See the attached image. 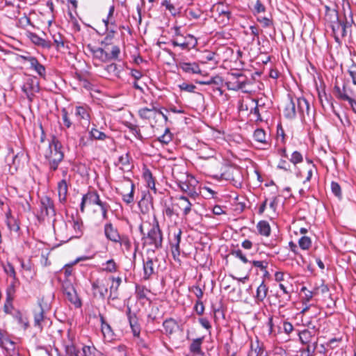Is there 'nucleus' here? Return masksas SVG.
I'll list each match as a JSON object with an SVG mask.
<instances>
[{
	"mask_svg": "<svg viewBox=\"0 0 356 356\" xmlns=\"http://www.w3.org/2000/svg\"><path fill=\"white\" fill-rule=\"evenodd\" d=\"M60 149V143L54 138L43 152V155L52 170H56L60 162L63 159V153Z\"/></svg>",
	"mask_w": 356,
	"mask_h": 356,
	"instance_id": "f257e3e1",
	"label": "nucleus"
},
{
	"mask_svg": "<svg viewBox=\"0 0 356 356\" xmlns=\"http://www.w3.org/2000/svg\"><path fill=\"white\" fill-rule=\"evenodd\" d=\"M154 225L148 231L146 236H143V241L144 245L152 246L155 249H159L162 246V233L156 218H154Z\"/></svg>",
	"mask_w": 356,
	"mask_h": 356,
	"instance_id": "f03ea898",
	"label": "nucleus"
},
{
	"mask_svg": "<svg viewBox=\"0 0 356 356\" xmlns=\"http://www.w3.org/2000/svg\"><path fill=\"white\" fill-rule=\"evenodd\" d=\"M88 264H89V257L88 256H82L77 257L74 261L71 264H66L63 269V273L66 277H70L72 275L71 268L73 265H78L80 268V271L84 275H86L88 270Z\"/></svg>",
	"mask_w": 356,
	"mask_h": 356,
	"instance_id": "7ed1b4c3",
	"label": "nucleus"
},
{
	"mask_svg": "<svg viewBox=\"0 0 356 356\" xmlns=\"http://www.w3.org/2000/svg\"><path fill=\"white\" fill-rule=\"evenodd\" d=\"M173 47H179L183 50H190L195 47L197 44L196 38L191 34H187L183 38H173L171 40Z\"/></svg>",
	"mask_w": 356,
	"mask_h": 356,
	"instance_id": "20e7f679",
	"label": "nucleus"
},
{
	"mask_svg": "<svg viewBox=\"0 0 356 356\" xmlns=\"http://www.w3.org/2000/svg\"><path fill=\"white\" fill-rule=\"evenodd\" d=\"M22 90L29 102H32L35 94L40 90L39 82L35 77H29L23 84Z\"/></svg>",
	"mask_w": 356,
	"mask_h": 356,
	"instance_id": "39448f33",
	"label": "nucleus"
},
{
	"mask_svg": "<svg viewBox=\"0 0 356 356\" xmlns=\"http://www.w3.org/2000/svg\"><path fill=\"white\" fill-rule=\"evenodd\" d=\"M90 206L98 207L99 214L97 216L99 221H104L106 218L108 205L102 202L96 191L90 192Z\"/></svg>",
	"mask_w": 356,
	"mask_h": 356,
	"instance_id": "423d86ee",
	"label": "nucleus"
},
{
	"mask_svg": "<svg viewBox=\"0 0 356 356\" xmlns=\"http://www.w3.org/2000/svg\"><path fill=\"white\" fill-rule=\"evenodd\" d=\"M221 177L230 181L235 186L241 185L242 175L239 168L229 167L221 175Z\"/></svg>",
	"mask_w": 356,
	"mask_h": 356,
	"instance_id": "0eeeda50",
	"label": "nucleus"
},
{
	"mask_svg": "<svg viewBox=\"0 0 356 356\" xmlns=\"http://www.w3.org/2000/svg\"><path fill=\"white\" fill-rule=\"evenodd\" d=\"M108 280L106 277L97 279L92 284L93 294L104 298L108 291Z\"/></svg>",
	"mask_w": 356,
	"mask_h": 356,
	"instance_id": "6e6552de",
	"label": "nucleus"
},
{
	"mask_svg": "<svg viewBox=\"0 0 356 356\" xmlns=\"http://www.w3.org/2000/svg\"><path fill=\"white\" fill-rule=\"evenodd\" d=\"M296 106L302 120L310 116V106L307 100L304 97L294 98Z\"/></svg>",
	"mask_w": 356,
	"mask_h": 356,
	"instance_id": "1a4fd4ad",
	"label": "nucleus"
},
{
	"mask_svg": "<svg viewBox=\"0 0 356 356\" xmlns=\"http://www.w3.org/2000/svg\"><path fill=\"white\" fill-rule=\"evenodd\" d=\"M156 258L147 257L143 259V278L148 280L155 273V264Z\"/></svg>",
	"mask_w": 356,
	"mask_h": 356,
	"instance_id": "9d476101",
	"label": "nucleus"
},
{
	"mask_svg": "<svg viewBox=\"0 0 356 356\" xmlns=\"http://www.w3.org/2000/svg\"><path fill=\"white\" fill-rule=\"evenodd\" d=\"M0 346L6 350L8 355L18 356L16 343L10 338L9 335L0 341Z\"/></svg>",
	"mask_w": 356,
	"mask_h": 356,
	"instance_id": "9b49d317",
	"label": "nucleus"
},
{
	"mask_svg": "<svg viewBox=\"0 0 356 356\" xmlns=\"http://www.w3.org/2000/svg\"><path fill=\"white\" fill-rule=\"evenodd\" d=\"M181 230L178 229L174 233V238L170 241L171 252L175 260H179L180 255L179 244L181 242Z\"/></svg>",
	"mask_w": 356,
	"mask_h": 356,
	"instance_id": "f8f14e48",
	"label": "nucleus"
},
{
	"mask_svg": "<svg viewBox=\"0 0 356 356\" xmlns=\"http://www.w3.org/2000/svg\"><path fill=\"white\" fill-rule=\"evenodd\" d=\"M93 318L100 323L102 332L104 338L109 341L112 340L113 337V331L111 326L105 322L103 316L101 314H98V315L94 314Z\"/></svg>",
	"mask_w": 356,
	"mask_h": 356,
	"instance_id": "ddd939ff",
	"label": "nucleus"
},
{
	"mask_svg": "<svg viewBox=\"0 0 356 356\" xmlns=\"http://www.w3.org/2000/svg\"><path fill=\"white\" fill-rule=\"evenodd\" d=\"M242 78H243L242 74H232L231 79L227 82L228 89L232 90L242 89L245 85V79L242 80Z\"/></svg>",
	"mask_w": 356,
	"mask_h": 356,
	"instance_id": "4468645a",
	"label": "nucleus"
},
{
	"mask_svg": "<svg viewBox=\"0 0 356 356\" xmlns=\"http://www.w3.org/2000/svg\"><path fill=\"white\" fill-rule=\"evenodd\" d=\"M25 35L31 41V42L36 46L44 49H50L51 47V43L50 41L46 40L40 38L35 33L28 31L25 33Z\"/></svg>",
	"mask_w": 356,
	"mask_h": 356,
	"instance_id": "2eb2a0df",
	"label": "nucleus"
},
{
	"mask_svg": "<svg viewBox=\"0 0 356 356\" xmlns=\"http://www.w3.org/2000/svg\"><path fill=\"white\" fill-rule=\"evenodd\" d=\"M65 350L68 356H88L89 346H84L81 349H76L72 343L65 345Z\"/></svg>",
	"mask_w": 356,
	"mask_h": 356,
	"instance_id": "dca6fc26",
	"label": "nucleus"
},
{
	"mask_svg": "<svg viewBox=\"0 0 356 356\" xmlns=\"http://www.w3.org/2000/svg\"><path fill=\"white\" fill-rule=\"evenodd\" d=\"M63 293L66 298L76 307L81 306V302L77 297L76 293L70 284H66V285L63 286Z\"/></svg>",
	"mask_w": 356,
	"mask_h": 356,
	"instance_id": "f3484780",
	"label": "nucleus"
},
{
	"mask_svg": "<svg viewBox=\"0 0 356 356\" xmlns=\"http://www.w3.org/2000/svg\"><path fill=\"white\" fill-rule=\"evenodd\" d=\"M41 211L42 213L44 212L47 216H55L54 202L50 197L45 196L41 199Z\"/></svg>",
	"mask_w": 356,
	"mask_h": 356,
	"instance_id": "a211bd4d",
	"label": "nucleus"
},
{
	"mask_svg": "<svg viewBox=\"0 0 356 356\" xmlns=\"http://www.w3.org/2000/svg\"><path fill=\"white\" fill-rule=\"evenodd\" d=\"M139 116L144 120H156L158 115V108L152 104V108H142L138 111Z\"/></svg>",
	"mask_w": 356,
	"mask_h": 356,
	"instance_id": "6ab92c4d",
	"label": "nucleus"
},
{
	"mask_svg": "<svg viewBox=\"0 0 356 356\" xmlns=\"http://www.w3.org/2000/svg\"><path fill=\"white\" fill-rule=\"evenodd\" d=\"M248 356H268V355L265 351L264 346L257 339L255 341H251Z\"/></svg>",
	"mask_w": 356,
	"mask_h": 356,
	"instance_id": "aec40b11",
	"label": "nucleus"
},
{
	"mask_svg": "<svg viewBox=\"0 0 356 356\" xmlns=\"http://www.w3.org/2000/svg\"><path fill=\"white\" fill-rule=\"evenodd\" d=\"M177 201V205L183 211L184 216H187L191 211L193 206V203L186 196L181 195L176 197Z\"/></svg>",
	"mask_w": 356,
	"mask_h": 356,
	"instance_id": "412c9836",
	"label": "nucleus"
},
{
	"mask_svg": "<svg viewBox=\"0 0 356 356\" xmlns=\"http://www.w3.org/2000/svg\"><path fill=\"white\" fill-rule=\"evenodd\" d=\"M104 233L106 237L113 241V242H120V236L118 232V230L113 227L111 223H108L105 225L104 227Z\"/></svg>",
	"mask_w": 356,
	"mask_h": 356,
	"instance_id": "4be33fe9",
	"label": "nucleus"
},
{
	"mask_svg": "<svg viewBox=\"0 0 356 356\" xmlns=\"http://www.w3.org/2000/svg\"><path fill=\"white\" fill-rule=\"evenodd\" d=\"M122 188H130L129 193L127 194H122V199L124 202H125L127 204H130L134 202V189H135V185L130 180L127 179L123 184H122Z\"/></svg>",
	"mask_w": 356,
	"mask_h": 356,
	"instance_id": "5701e85b",
	"label": "nucleus"
},
{
	"mask_svg": "<svg viewBox=\"0 0 356 356\" xmlns=\"http://www.w3.org/2000/svg\"><path fill=\"white\" fill-rule=\"evenodd\" d=\"M42 300L38 301V308L34 311V325L42 329V322L44 318V309L42 304Z\"/></svg>",
	"mask_w": 356,
	"mask_h": 356,
	"instance_id": "b1692460",
	"label": "nucleus"
},
{
	"mask_svg": "<svg viewBox=\"0 0 356 356\" xmlns=\"http://www.w3.org/2000/svg\"><path fill=\"white\" fill-rule=\"evenodd\" d=\"M57 191L59 201L62 203L65 202L68 191V185L65 179H62L58 183Z\"/></svg>",
	"mask_w": 356,
	"mask_h": 356,
	"instance_id": "393cba45",
	"label": "nucleus"
},
{
	"mask_svg": "<svg viewBox=\"0 0 356 356\" xmlns=\"http://www.w3.org/2000/svg\"><path fill=\"white\" fill-rule=\"evenodd\" d=\"M179 67L186 73L200 74L201 72V70L196 63L180 62Z\"/></svg>",
	"mask_w": 356,
	"mask_h": 356,
	"instance_id": "a878e982",
	"label": "nucleus"
},
{
	"mask_svg": "<svg viewBox=\"0 0 356 356\" xmlns=\"http://www.w3.org/2000/svg\"><path fill=\"white\" fill-rule=\"evenodd\" d=\"M30 68L35 72L40 77L45 78L46 68L42 64L39 63L35 57L34 59H30Z\"/></svg>",
	"mask_w": 356,
	"mask_h": 356,
	"instance_id": "bb28decb",
	"label": "nucleus"
},
{
	"mask_svg": "<svg viewBox=\"0 0 356 356\" xmlns=\"http://www.w3.org/2000/svg\"><path fill=\"white\" fill-rule=\"evenodd\" d=\"M316 332L311 331L309 329H305L298 333L299 339L302 343L309 344L311 343Z\"/></svg>",
	"mask_w": 356,
	"mask_h": 356,
	"instance_id": "cd10ccee",
	"label": "nucleus"
},
{
	"mask_svg": "<svg viewBox=\"0 0 356 356\" xmlns=\"http://www.w3.org/2000/svg\"><path fill=\"white\" fill-rule=\"evenodd\" d=\"M284 116L289 119H293L296 115V106L294 99H291L286 104L284 110Z\"/></svg>",
	"mask_w": 356,
	"mask_h": 356,
	"instance_id": "c85d7f7f",
	"label": "nucleus"
},
{
	"mask_svg": "<svg viewBox=\"0 0 356 356\" xmlns=\"http://www.w3.org/2000/svg\"><path fill=\"white\" fill-rule=\"evenodd\" d=\"M268 291V286L265 284L264 282H262L257 289L255 299L257 303L264 300L267 296Z\"/></svg>",
	"mask_w": 356,
	"mask_h": 356,
	"instance_id": "c756f323",
	"label": "nucleus"
},
{
	"mask_svg": "<svg viewBox=\"0 0 356 356\" xmlns=\"http://www.w3.org/2000/svg\"><path fill=\"white\" fill-rule=\"evenodd\" d=\"M197 155L200 159L207 160L214 156L215 151L206 145H203L198 150Z\"/></svg>",
	"mask_w": 356,
	"mask_h": 356,
	"instance_id": "7c9ffc66",
	"label": "nucleus"
},
{
	"mask_svg": "<svg viewBox=\"0 0 356 356\" xmlns=\"http://www.w3.org/2000/svg\"><path fill=\"white\" fill-rule=\"evenodd\" d=\"M257 230L259 234L264 236H269L270 234L271 229L268 222L266 220H261L257 225Z\"/></svg>",
	"mask_w": 356,
	"mask_h": 356,
	"instance_id": "2f4dec72",
	"label": "nucleus"
},
{
	"mask_svg": "<svg viewBox=\"0 0 356 356\" xmlns=\"http://www.w3.org/2000/svg\"><path fill=\"white\" fill-rule=\"evenodd\" d=\"M204 340V337L197 338L193 340L191 344L190 345L189 349L191 353L195 355H202L201 346L202 341Z\"/></svg>",
	"mask_w": 356,
	"mask_h": 356,
	"instance_id": "473e14b6",
	"label": "nucleus"
},
{
	"mask_svg": "<svg viewBox=\"0 0 356 356\" xmlns=\"http://www.w3.org/2000/svg\"><path fill=\"white\" fill-rule=\"evenodd\" d=\"M143 177L147 183V187L156 193V190L155 187V182L152 177V174L149 169L146 168L144 170Z\"/></svg>",
	"mask_w": 356,
	"mask_h": 356,
	"instance_id": "72a5a7b5",
	"label": "nucleus"
},
{
	"mask_svg": "<svg viewBox=\"0 0 356 356\" xmlns=\"http://www.w3.org/2000/svg\"><path fill=\"white\" fill-rule=\"evenodd\" d=\"M215 9L219 16H222L227 19V21L229 20L231 13L226 6L222 3H219L215 6Z\"/></svg>",
	"mask_w": 356,
	"mask_h": 356,
	"instance_id": "f704fd0d",
	"label": "nucleus"
},
{
	"mask_svg": "<svg viewBox=\"0 0 356 356\" xmlns=\"http://www.w3.org/2000/svg\"><path fill=\"white\" fill-rule=\"evenodd\" d=\"M92 54L95 59H98L102 62L109 60L108 53L102 48L92 51Z\"/></svg>",
	"mask_w": 356,
	"mask_h": 356,
	"instance_id": "c9c22d12",
	"label": "nucleus"
},
{
	"mask_svg": "<svg viewBox=\"0 0 356 356\" xmlns=\"http://www.w3.org/2000/svg\"><path fill=\"white\" fill-rule=\"evenodd\" d=\"M163 326L165 332L170 334L174 332L177 327V323L175 320L169 318L163 322Z\"/></svg>",
	"mask_w": 356,
	"mask_h": 356,
	"instance_id": "e433bc0d",
	"label": "nucleus"
},
{
	"mask_svg": "<svg viewBox=\"0 0 356 356\" xmlns=\"http://www.w3.org/2000/svg\"><path fill=\"white\" fill-rule=\"evenodd\" d=\"M254 138L257 142L262 144L267 143V136L265 131L261 129H257L254 132Z\"/></svg>",
	"mask_w": 356,
	"mask_h": 356,
	"instance_id": "4c0bfd02",
	"label": "nucleus"
},
{
	"mask_svg": "<svg viewBox=\"0 0 356 356\" xmlns=\"http://www.w3.org/2000/svg\"><path fill=\"white\" fill-rule=\"evenodd\" d=\"M118 163L120 165H121L120 168L123 170H129L131 169L129 156L128 154L120 156L118 159Z\"/></svg>",
	"mask_w": 356,
	"mask_h": 356,
	"instance_id": "58836bf2",
	"label": "nucleus"
},
{
	"mask_svg": "<svg viewBox=\"0 0 356 356\" xmlns=\"http://www.w3.org/2000/svg\"><path fill=\"white\" fill-rule=\"evenodd\" d=\"M17 281L13 280L6 289V299L8 302L13 301L16 291V284Z\"/></svg>",
	"mask_w": 356,
	"mask_h": 356,
	"instance_id": "ea45409f",
	"label": "nucleus"
},
{
	"mask_svg": "<svg viewBox=\"0 0 356 356\" xmlns=\"http://www.w3.org/2000/svg\"><path fill=\"white\" fill-rule=\"evenodd\" d=\"M3 268L6 275L11 277L13 280H18L14 266L10 262L3 264Z\"/></svg>",
	"mask_w": 356,
	"mask_h": 356,
	"instance_id": "a19ab883",
	"label": "nucleus"
},
{
	"mask_svg": "<svg viewBox=\"0 0 356 356\" xmlns=\"http://www.w3.org/2000/svg\"><path fill=\"white\" fill-rule=\"evenodd\" d=\"M177 184L179 188L183 192L187 193L191 197H194L197 194L186 181H179Z\"/></svg>",
	"mask_w": 356,
	"mask_h": 356,
	"instance_id": "79ce46f5",
	"label": "nucleus"
},
{
	"mask_svg": "<svg viewBox=\"0 0 356 356\" xmlns=\"http://www.w3.org/2000/svg\"><path fill=\"white\" fill-rule=\"evenodd\" d=\"M75 115L80 119H86L89 117V113L88 111L87 106H78L76 107Z\"/></svg>",
	"mask_w": 356,
	"mask_h": 356,
	"instance_id": "37998d69",
	"label": "nucleus"
},
{
	"mask_svg": "<svg viewBox=\"0 0 356 356\" xmlns=\"http://www.w3.org/2000/svg\"><path fill=\"white\" fill-rule=\"evenodd\" d=\"M6 225L10 231L17 232L19 230V225L14 218L7 216Z\"/></svg>",
	"mask_w": 356,
	"mask_h": 356,
	"instance_id": "c03bdc74",
	"label": "nucleus"
},
{
	"mask_svg": "<svg viewBox=\"0 0 356 356\" xmlns=\"http://www.w3.org/2000/svg\"><path fill=\"white\" fill-rule=\"evenodd\" d=\"M15 319L24 330H26L29 325L28 319L19 312L15 314Z\"/></svg>",
	"mask_w": 356,
	"mask_h": 356,
	"instance_id": "a18cd8bd",
	"label": "nucleus"
},
{
	"mask_svg": "<svg viewBox=\"0 0 356 356\" xmlns=\"http://www.w3.org/2000/svg\"><path fill=\"white\" fill-rule=\"evenodd\" d=\"M298 245L302 250H308L312 245V240L308 236H302L298 241Z\"/></svg>",
	"mask_w": 356,
	"mask_h": 356,
	"instance_id": "49530a36",
	"label": "nucleus"
},
{
	"mask_svg": "<svg viewBox=\"0 0 356 356\" xmlns=\"http://www.w3.org/2000/svg\"><path fill=\"white\" fill-rule=\"evenodd\" d=\"M68 223L74 229L76 234L75 236L78 237L79 234H81L82 232V223L77 219H73L72 221H69Z\"/></svg>",
	"mask_w": 356,
	"mask_h": 356,
	"instance_id": "de8ad7c7",
	"label": "nucleus"
},
{
	"mask_svg": "<svg viewBox=\"0 0 356 356\" xmlns=\"http://www.w3.org/2000/svg\"><path fill=\"white\" fill-rule=\"evenodd\" d=\"M102 265L105 266V267L102 268L103 270L113 273L116 270V264L113 259H108L105 261V263H102Z\"/></svg>",
	"mask_w": 356,
	"mask_h": 356,
	"instance_id": "09e8293b",
	"label": "nucleus"
},
{
	"mask_svg": "<svg viewBox=\"0 0 356 356\" xmlns=\"http://www.w3.org/2000/svg\"><path fill=\"white\" fill-rule=\"evenodd\" d=\"M90 138L103 140L106 138V135L96 128H92V130H90Z\"/></svg>",
	"mask_w": 356,
	"mask_h": 356,
	"instance_id": "8fccbe9b",
	"label": "nucleus"
},
{
	"mask_svg": "<svg viewBox=\"0 0 356 356\" xmlns=\"http://www.w3.org/2000/svg\"><path fill=\"white\" fill-rule=\"evenodd\" d=\"M54 42L58 49L64 47V41L59 33H56L52 35Z\"/></svg>",
	"mask_w": 356,
	"mask_h": 356,
	"instance_id": "3c124183",
	"label": "nucleus"
},
{
	"mask_svg": "<svg viewBox=\"0 0 356 356\" xmlns=\"http://www.w3.org/2000/svg\"><path fill=\"white\" fill-rule=\"evenodd\" d=\"M126 127L129 129V131L137 138H141L142 136L137 125L133 124L130 122L126 123Z\"/></svg>",
	"mask_w": 356,
	"mask_h": 356,
	"instance_id": "603ef678",
	"label": "nucleus"
},
{
	"mask_svg": "<svg viewBox=\"0 0 356 356\" xmlns=\"http://www.w3.org/2000/svg\"><path fill=\"white\" fill-rule=\"evenodd\" d=\"M121 282L122 280L120 277H112V284L110 287L111 293L117 292Z\"/></svg>",
	"mask_w": 356,
	"mask_h": 356,
	"instance_id": "864d4df0",
	"label": "nucleus"
},
{
	"mask_svg": "<svg viewBox=\"0 0 356 356\" xmlns=\"http://www.w3.org/2000/svg\"><path fill=\"white\" fill-rule=\"evenodd\" d=\"M289 160L292 163L296 165L302 161L303 157L302 155L299 152L295 151L292 153Z\"/></svg>",
	"mask_w": 356,
	"mask_h": 356,
	"instance_id": "5fc2aeb1",
	"label": "nucleus"
},
{
	"mask_svg": "<svg viewBox=\"0 0 356 356\" xmlns=\"http://www.w3.org/2000/svg\"><path fill=\"white\" fill-rule=\"evenodd\" d=\"M334 90L337 92V97L340 99H342L343 100V97L342 96L345 94L346 95H347L348 97H351L348 93H347V90L348 89L346 88V86L343 85V88H341L339 86H334Z\"/></svg>",
	"mask_w": 356,
	"mask_h": 356,
	"instance_id": "6e6d98bb",
	"label": "nucleus"
},
{
	"mask_svg": "<svg viewBox=\"0 0 356 356\" xmlns=\"http://www.w3.org/2000/svg\"><path fill=\"white\" fill-rule=\"evenodd\" d=\"M301 291L305 292V296L302 298V304L308 303L313 297V292L307 290L305 286L301 289Z\"/></svg>",
	"mask_w": 356,
	"mask_h": 356,
	"instance_id": "4d7b16f0",
	"label": "nucleus"
},
{
	"mask_svg": "<svg viewBox=\"0 0 356 356\" xmlns=\"http://www.w3.org/2000/svg\"><path fill=\"white\" fill-rule=\"evenodd\" d=\"M343 100L347 101L352 111L356 114V99L353 97H348L345 94L342 96Z\"/></svg>",
	"mask_w": 356,
	"mask_h": 356,
	"instance_id": "13d9d810",
	"label": "nucleus"
},
{
	"mask_svg": "<svg viewBox=\"0 0 356 356\" xmlns=\"http://www.w3.org/2000/svg\"><path fill=\"white\" fill-rule=\"evenodd\" d=\"M332 192L339 198L341 197V190L339 184L337 182L332 181L331 183Z\"/></svg>",
	"mask_w": 356,
	"mask_h": 356,
	"instance_id": "bf43d9fd",
	"label": "nucleus"
},
{
	"mask_svg": "<svg viewBox=\"0 0 356 356\" xmlns=\"http://www.w3.org/2000/svg\"><path fill=\"white\" fill-rule=\"evenodd\" d=\"M110 52L111 53L108 54L109 60L116 59L120 53V50L118 46L114 45L111 47Z\"/></svg>",
	"mask_w": 356,
	"mask_h": 356,
	"instance_id": "052dcab7",
	"label": "nucleus"
},
{
	"mask_svg": "<svg viewBox=\"0 0 356 356\" xmlns=\"http://www.w3.org/2000/svg\"><path fill=\"white\" fill-rule=\"evenodd\" d=\"M232 254L234 255L236 257L238 258L239 259H241L244 264L248 262L247 257L243 254L241 250L233 251Z\"/></svg>",
	"mask_w": 356,
	"mask_h": 356,
	"instance_id": "680f3d73",
	"label": "nucleus"
},
{
	"mask_svg": "<svg viewBox=\"0 0 356 356\" xmlns=\"http://www.w3.org/2000/svg\"><path fill=\"white\" fill-rule=\"evenodd\" d=\"M337 30H340L339 33L341 37L346 35V24L343 22L337 21Z\"/></svg>",
	"mask_w": 356,
	"mask_h": 356,
	"instance_id": "e2e57ef3",
	"label": "nucleus"
},
{
	"mask_svg": "<svg viewBox=\"0 0 356 356\" xmlns=\"http://www.w3.org/2000/svg\"><path fill=\"white\" fill-rule=\"evenodd\" d=\"M252 265L260 268L261 270H266L268 263L266 261H253Z\"/></svg>",
	"mask_w": 356,
	"mask_h": 356,
	"instance_id": "0e129e2a",
	"label": "nucleus"
},
{
	"mask_svg": "<svg viewBox=\"0 0 356 356\" xmlns=\"http://www.w3.org/2000/svg\"><path fill=\"white\" fill-rule=\"evenodd\" d=\"M191 291L195 295V296L198 298V300H200L202 296H203V291L201 289V288L198 286H194L192 287Z\"/></svg>",
	"mask_w": 356,
	"mask_h": 356,
	"instance_id": "69168bd1",
	"label": "nucleus"
},
{
	"mask_svg": "<svg viewBox=\"0 0 356 356\" xmlns=\"http://www.w3.org/2000/svg\"><path fill=\"white\" fill-rule=\"evenodd\" d=\"M348 73L352 78L353 84L356 86V65H352L350 67Z\"/></svg>",
	"mask_w": 356,
	"mask_h": 356,
	"instance_id": "338daca9",
	"label": "nucleus"
},
{
	"mask_svg": "<svg viewBox=\"0 0 356 356\" xmlns=\"http://www.w3.org/2000/svg\"><path fill=\"white\" fill-rule=\"evenodd\" d=\"M159 140L164 143H168L171 140V136L170 134V131L168 129H165V132L163 135L159 137Z\"/></svg>",
	"mask_w": 356,
	"mask_h": 356,
	"instance_id": "774afa93",
	"label": "nucleus"
}]
</instances>
